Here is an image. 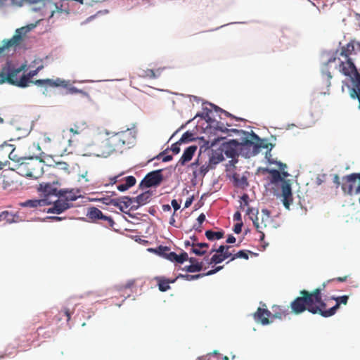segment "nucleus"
Returning <instances> with one entry per match:
<instances>
[{"instance_id": "obj_1", "label": "nucleus", "mask_w": 360, "mask_h": 360, "mask_svg": "<svg viewBox=\"0 0 360 360\" xmlns=\"http://www.w3.org/2000/svg\"><path fill=\"white\" fill-rule=\"evenodd\" d=\"M354 53V41H351L345 46L340 47L336 51L337 56L329 58L326 65L338 60V70L342 75L350 78L352 87L349 90V95L352 98L358 100V108L360 109V73L351 58V56Z\"/></svg>"}, {"instance_id": "obj_2", "label": "nucleus", "mask_w": 360, "mask_h": 360, "mask_svg": "<svg viewBox=\"0 0 360 360\" xmlns=\"http://www.w3.org/2000/svg\"><path fill=\"white\" fill-rule=\"evenodd\" d=\"M326 287L323 283V288H316L312 292L302 290L300 292L299 297H297L290 303L291 312L295 314H300L305 311L313 314L321 313V307H326V303L322 300L321 291Z\"/></svg>"}, {"instance_id": "obj_3", "label": "nucleus", "mask_w": 360, "mask_h": 360, "mask_svg": "<svg viewBox=\"0 0 360 360\" xmlns=\"http://www.w3.org/2000/svg\"><path fill=\"white\" fill-rule=\"evenodd\" d=\"M26 65L15 68L11 62H6L0 72V84L7 82L22 88L28 86L33 82L31 79L38 74V70H30L27 75H22L18 78V74L24 71Z\"/></svg>"}, {"instance_id": "obj_4", "label": "nucleus", "mask_w": 360, "mask_h": 360, "mask_svg": "<svg viewBox=\"0 0 360 360\" xmlns=\"http://www.w3.org/2000/svg\"><path fill=\"white\" fill-rule=\"evenodd\" d=\"M135 134L134 129L129 128L118 132H106L108 137L105 140V146L109 152L122 151L134 143Z\"/></svg>"}, {"instance_id": "obj_5", "label": "nucleus", "mask_w": 360, "mask_h": 360, "mask_svg": "<svg viewBox=\"0 0 360 360\" xmlns=\"http://www.w3.org/2000/svg\"><path fill=\"white\" fill-rule=\"evenodd\" d=\"M217 129L222 132L225 131H233L236 134L242 133L245 135V146L248 148V150L245 152V158H250L258 154L261 148H266L269 150H271L274 146L271 143H266L264 139H261L255 133L247 134L243 130L238 129H228L223 126H217Z\"/></svg>"}, {"instance_id": "obj_6", "label": "nucleus", "mask_w": 360, "mask_h": 360, "mask_svg": "<svg viewBox=\"0 0 360 360\" xmlns=\"http://www.w3.org/2000/svg\"><path fill=\"white\" fill-rule=\"evenodd\" d=\"M14 171L22 176L37 179L43 174V162L37 157H25L20 164L14 166Z\"/></svg>"}, {"instance_id": "obj_7", "label": "nucleus", "mask_w": 360, "mask_h": 360, "mask_svg": "<svg viewBox=\"0 0 360 360\" xmlns=\"http://www.w3.org/2000/svg\"><path fill=\"white\" fill-rule=\"evenodd\" d=\"M269 173L271 174V182L272 184L281 183L282 201L285 207L289 209L293 200L290 180L282 178L281 173L276 169H270Z\"/></svg>"}, {"instance_id": "obj_8", "label": "nucleus", "mask_w": 360, "mask_h": 360, "mask_svg": "<svg viewBox=\"0 0 360 360\" xmlns=\"http://www.w3.org/2000/svg\"><path fill=\"white\" fill-rule=\"evenodd\" d=\"M245 143V137L242 139L241 142H238L236 140H231L221 145V151L227 158H235L238 155L245 157V152L248 150Z\"/></svg>"}, {"instance_id": "obj_9", "label": "nucleus", "mask_w": 360, "mask_h": 360, "mask_svg": "<svg viewBox=\"0 0 360 360\" xmlns=\"http://www.w3.org/2000/svg\"><path fill=\"white\" fill-rule=\"evenodd\" d=\"M30 30L28 26L22 27L15 30V34L9 39H4L0 41V53L10 50L11 48H16L23 40L25 35Z\"/></svg>"}, {"instance_id": "obj_10", "label": "nucleus", "mask_w": 360, "mask_h": 360, "mask_svg": "<svg viewBox=\"0 0 360 360\" xmlns=\"http://www.w3.org/2000/svg\"><path fill=\"white\" fill-rule=\"evenodd\" d=\"M162 171V169H158L147 174L141 181L139 187L143 189L159 186L163 180Z\"/></svg>"}, {"instance_id": "obj_11", "label": "nucleus", "mask_w": 360, "mask_h": 360, "mask_svg": "<svg viewBox=\"0 0 360 360\" xmlns=\"http://www.w3.org/2000/svg\"><path fill=\"white\" fill-rule=\"evenodd\" d=\"M360 182V173H352L342 178V190L345 194L352 195L356 181Z\"/></svg>"}, {"instance_id": "obj_12", "label": "nucleus", "mask_w": 360, "mask_h": 360, "mask_svg": "<svg viewBox=\"0 0 360 360\" xmlns=\"http://www.w3.org/2000/svg\"><path fill=\"white\" fill-rule=\"evenodd\" d=\"M333 300H334L336 302V304L335 306L330 307L328 309H326V307H321V316L323 317H330L333 315H334L337 310L339 309L341 304L346 305L348 302L349 297L347 295H342L340 297H333Z\"/></svg>"}, {"instance_id": "obj_13", "label": "nucleus", "mask_w": 360, "mask_h": 360, "mask_svg": "<svg viewBox=\"0 0 360 360\" xmlns=\"http://www.w3.org/2000/svg\"><path fill=\"white\" fill-rule=\"evenodd\" d=\"M262 213H263L264 216H262V217L261 224H259L258 221V220H259L258 217H256V218L251 217V219L253 221V224H254L255 227L257 229L258 232H259V233H260V236H259L260 241H263L264 239V233L262 231V230L264 228H266L267 226L266 221H270V215H269V212L266 210H263Z\"/></svg>"}, {"instance_id": "obj_14", "label": "nucleus", "mask_w": 360, "mask_h": 360, "mask_svg": "<svg viewBox=\"0 0 360 360\" xmlns=\"http://www.w3.org/2000/svg\"><path fill=\"white\" fill-rule=\"evenodd\" d=\"M34 84L40 86H51V87H58V86H64L66 87L68 86V82L65 80L60 79V78L56 79V80L51 79H37L33 82Z\"/></svg>"}, {"instance_id": "obj_15", "label": "nucleus", "mask_w": 360, "mask_h": 360, "mask_svg": "<svg viewBox=\"0 0 360 360\" xmlns=\"http://www.w3.org/2000/svg\"><path fill=\"white\" fill-rule=\"evenodd\" d=\"M71 206V202H66L63 198H60L53 202V207L48 209L47 212L60 214L69 209Z\"/></svg>"}, {"instance_id": "obj_16", "label": "nucleus", "mask_w": 360, "mask_h": 360, "mask_svg": "<svg viewBox=\"0 0 360 360\" xmlns=\"http://www.w3.org/2000/svg\"><path fill=\"white\" fill-rule=\"evenodd\" d=\"M271 317V312L266 309L259 307L254 314L255 320L262 325H268L271 323L269 318Z\"/></svg>"}, {"instance_id": "obj_17", "label": "nucleus", "mask_w": 360, "mask_h": 360, "mask_svg": "<svg viewBox=\"0 0 360 360\" xmlns=\"http://www.w3.org/2000/svg\"><path fill=\"white\" fill-rule=\"evenodd\" d=\"M162 257L171 262L183 264L188 259V253L183 252L180 255H176L174 252H170L169 250L167 251H164L162 253Z\"/></svg>"}, {"instance_id": "obj_18", "label": "nucleus", "mask_w": 360, "mask_h": 360, "mask_svg": "<svg viewBox=\"0 0 360 360\" xmlns=\"http://www.w3.org/2000/svg\"><path fill=\"white\" fill-rule=\"evenodd\" d=\"M152 193L150 191L142 193L136 197H134L136 205H132V210H136L140 206L147 204L151 198Z\"/></svg>"}, {"instance_id": "obj_19", "label": "nucleus", "mask_w": 360, "mask_h": 360, "mask_svg": "<svg viewBox=\"0 0 360 360\" xmlns=\"http://www.w3.org/2000/svg\"><path fill=\"white\" fill-rule=\"evenodd\" d=\"M209 244L207 243H193L190 252L198 256H202L207 252Z\"/></svg>"}, {"instance_id": "obj_20", "label": "nucleus", "mask_w": 360, "mask_h": 360, "mask_svg": "<svg viewBox=\"0 0 360 360\" xmlns=\"http://www.w3.org/2000/svg\"><path fill=\"white\" fill-rule=\"evenodd\" d=\"M223 267H224L223 266H217L215 269L210 270L209 271H207L205 274H196V275H190V274L182 275V274H180L179 276V277L184 278L185 280L191 281H193V280H195V279L202 278V277H203L205 276L213 275V274H216L217 272L219 271L220 270H221L223 269Z\"/></svg>"}, {"instance_id": "obj_21", "label": "nucleus", "mask_w": 360, "mask_h": 360, "mask_svg": "<svg viewBox=\"0 0 360 360\" xmlns=\"http://www.w3.org/2000/svg\"><path fill=\"white\" fill-rule=\"evenodd\" d=\"M197 150V146H191L188 147L184 152L182 156L179 160V164L181 165H184L187 162L190 161L195 152Z\"/></svg>"}, {"instance_id": "obj_22", "label": "nucleus", "mask_w": 360, "mask_h": 360, "mask_svg": "<svg viewBox=\"0 0 360 360\" xmlns=\"http://www.w3.org/2000/svg\"><path fill=\"white\" fill-rule=\"evenodd\" d=\"M136 180L133 176H128L122 178L121 184L117 185V188L120 191H125L136 184Z\"/></svg>"}, {"instance_id": "obj_23", "label": "nucleus", "mask_w": 360, "mask_h": 360, "mask_svg": "<svg viewBox=\"0 0 360 360\" xmlns=\"http://www.w3.org/2000/svg\"><path fill=\"white\" fill-rule=\"evenodd\" d=\"M155 280L158 283V288L161 292H165L170 289V283L175 282L176 279L169 280L162 276H156Z\"/></svg>"}, {"instance_id": "obj_24", "label": "nucleus", "mask_w": 360, "mask_h": 360, "mask_svg": "<svg viewBox=\"0 0 360 360\" xmlns=\"http://www.w3.org/2000/svg\"><path fill=\"white\" fill-rule=\"evenodd\" d=\"M91 201H98V202H102L103 204H105V205H112L115 207H118L119 206V200L118 199H112L111 198V195H101V196L100 197H98V198H91Z\"/></svg>"}, {"instance_id": "obj_25", "label": "nucleus", "mask_w": 360, "mask_h": 360, "mask_svg": "<svg viewBox=\"0 0 360 360\" xmlns=\"http://www.w3.org/2000/svg\"><path fill=\"white\" fill-rule=\"evenodd\" d=\"M46 204H49L47 202L46 199H41V200H27L23 202H20V205L25 207H37L44 206Z\"/></svg>"}, {"instance_id": "obj_26", "label": "nucleus", "mask_w": 360, "mask_h": 360, "mask_svg": "<svg viewBox=\"0 0 360 360\" xmlns=\"http://www.w3.org/2000/svg\"><path fill=\"white\" fill-rule=\"evenodd\" d=\"M272 310L273 314L271 313V318L273 319H283L289 314L288 309L283 308L280 306H274Z\"/></svg>"}, {"instance_id": "obj_27", "label": "nucleus", "mask_w": 360, "mask_h": 360, "mask_svg": "<svg viewBox=\"0 0 360 360\" xmlns=\"http://www.w3.org/2000/svg\"><path fill=\"white\" fill-rule=\"evenodd\" d=\"M234 184L236 186L240 188H245L248 186V179L245 176H240L239 174L235 173L233 175Z\"/></svg>"}, {"instance_id": "obj_28", "label": "nucleus", "mask_w": 360, "mask_h": 360, "mask_svg": "<svg viewBox=\"0 0 360 360\" xmlns=\"http://www.w3.org/2000/svg\"><path fill=\"white\" fill-rule=\"evenodd\" d=\"M9 159L11 160V162H7V165H8L9 166V168L11 169V170H13L14 171V166L15 165H18V164H20L21 162L23 161L24 158L25 157H21V156H18L14 150H12L10 154H9Z\"/></svg>"}, {"instance_id": "obj_29", "label": "nucleus", "mask_w": 360, "mask_h": 360, "mask_svg": "<svg viewBox=\"0 0 360 360\" xmlns=\"http://www.w3.org/2000/svg\"><path fill=\"white\" fill-rule=\"evenodd\" d=\"M58 195L68 202L74 201L77 198V195L72 191L60 190Z\"/></svg>"}, {"instance_id": "obj_30", "label": "nucleus", "mask_w": 360, "mask_h": 360, "mask_svg": "<svg viewBox=\"0 0 360 360\" xmlns=\"http://www.w3.org/2000/svg\"><path fill=\"white\" fill-rule=\"evenodd\" d=\"M40 190H41L45 195H58V191L57 188L51 184H40Z\"/></svg>"}, {"instance_id": "obj_31", "label": "nucleus", "mask_w": 360, "mask_h": 360, "mask_svg": "<svg viewBox=\"0 0 360 360\" xmlns=\"http://www.w3.org/2000/svg\"><path fill=\"white\" fill-rule=\"evenodd\" d=\"M86 216L93 221L101 220L103 217V212L97 207L89 208Z\"/></svg>"}, {"instance_id": "obj_32", "label": "nucleus", "mask_w": 360, "mask_h": 360, "mask_svg": "<svg viewBox=\"0 0 360 360\" xmlns=\"http://www.w3.org/2000/svg\"><path fill=\"white\" fill-rule=\"evenodd\" d=\"M204 260L207 262L208 265H211L212 264H217L221 263L225 260V259L222 254L215 253L212 256L210 259H209L207 257H204Z\"/></svg>"}, {"instance_id": "obj_33", "label": "nucleus", "mask_w": 360, "mask_h": 360, "mask_svg": "<svg viewBox=\"0 0 360 360\" xmlns=\"http://www.w3.org/2000/svg\"><path fill=\"white\" fill-rule=\"evenodd\" d=\"M224 232L221 231H212V230H207L205 231V236L209 240H219L224 238Z\"/></svg>"}, {"instance_id": "obj_34", "label": "nucleus", "mask_w": 360, "mask_h": 360, "mask_svg": "<svg viewBox=\"0 0 360 360\" xmlns=\"http://www.w3.org/2000/svg\"><path fill=\"white\" fill-rule=\"evenodd\" d=\"M203 269V262L196 264H191L190 265L186 266L183 269L191 273L200 271Z\"/></svg>"}, {"instance_id": "obj_35", "label": "nucleus", "mask_w": 360, "mask_h": 360, "mask_svg": "<svg viewBox=\"0 0 360 360\" xmlns=\"http://www.w3.org/2000/svg\"><path fill=\"white\" fill-rule=\"evenodd\" d=\"M210 167L207 165H202L199 169L193 170V176L195 178L203 177L209 171Z\"/></svg>"}, {"instance_id": "obj_36", "label": "nucleus", "mask_w": 360, "mask_h": 360, "mask_svg": "<svg viewBox=\"0 0 360 360\" xmlns=\"http://www.w3.org/2000/svg\"><path fill=\"white\" fill-rule=\"evenodd\" d=\"M15 216L8 211H4L0 214V221H5L8 223L15 222Z\"/></svg>"}, {"instance_id": "obj_37", "label": "nucleus", "mask_w": 360, "mask_h": 360, "mask_svg": "<svg viewBox=\"0 0 360 360\" xmlns=\"http://www.w3.org/2000/svg\"><path fill=\"white\" fill-rule=\"evenodd\" d=\"M136 283V279L128 280L126 283L122 284L119 286V290L122 291L127 289L132 290L135 288Z\"/></svg>"}, {"instance_id": "obj_38", "label": "nucleus", "mask_w": 360, "mask_h": 360, "mask_svg": "<svg viewBox=\"0 0 360 360\" xmlns=\"http://www.w3.org/2000/svg\"><path fill=\"white\" fill-rule=\"evenodd\" d=\"M248 253H251L250 250H240L237 253L234 254L232 257H231L230 261H233L237 258H243L245 259H248Z\"/></svg>"}, {"instance_id": "obj_39", "label": "nucleus", "mask_w": 360, "mask_h": 360, "mask_svg": "<svg viewBox=\"0 0 360 360\" xmlns=\"http://www.w3.org/2000/svg\"><path fill=\"white\" fill-rule=\"evenodd\" d=\"M2 186L4 190L12 191L17 187V184L16 182L13 180L4 179Z\"/></svg>"}, {"instance_id": "obj_40", "label": "nucleus", "mask_w": 360, "mask_h": 360, "mask_svg": "<svg viewBox=\"0 0 360 360\" xmlns=\"http://www.w3.org/2000/svg\"><path fill=\"white\" fill-rule=\"evenodd\" d=\"M121 202L124 203L125 207H131L132 210V205H136V200L134 198H131L129 196H124L122 198Z\"/></svg>"}, {"instance_id": "obj_41", "label": "nucleus", "mask_w": 360, "mask_h": 360, "mask_svg": "<svg viewBox=\"0 0 360 360\" xmlns=\"http://www.w3.org/2000/svg\"><path fill=\"white\" fill-rule=\"evenodd\" d=\"M148 250L150 252H154L158 255L162 256L164 251L169 250V248L160 245L157 248H148Z\"/></svg>"}, {"instance_id": "obj_42", "label": "nucleus", "mask_w": 360, "mask_h": 360, "mask_svg": "<svg viewBox=\"0 0 360 360\" xmlns=\"http://www.w3.org/2000/svg\"><path fill=\"white\" fill-rule=\"evenodd\" d=\"M322 76L326 85L327 87H329L330 86V79L333 77L330 72L328 70H323Z\"/></svg>"}, {"instance_id": "obj_43", "label": "nucleus", "mask_w": 360, "mask_h": 360, "mask_svg": "<svg viewBox=\"0 0 360 360\" xmlns=\"http://www.w3.org/2000/svg\"><path fill=\"white\" fill-rule=\"evenodd\" d=\"M68 92L70 94H81L83 96L89 97V94L86 93L85 91H83L82 90L78 89L76 87H70L68 89Z\"/></svg>"}, {"instance_id": "obj_44", "label": "nucleus", "mask_w": 360, "mask_h": 360, "mask_svg": "<svg viewBox=\"0 0 360 360\" xmlns=\"http://www.w3.org/2000/svg\"><path fill=\"white\" fill-rule=\"evenodd\" d=\"M231 248V246L229 245H220L217 249H212V250L210 251V254L215 252V253H218V254H222L224 250H227V249H230Z\"/></svg>"}, {"instance_id": "obj_45", "label": "nucleus", "mask_w": 360, "mask_h": 360, "mask_svg": "<svg viewBox=\"0 0 360 360\" xmlns=\"http://www.w3.org/2000/svg\"><path fill=\"white\" fill-rule=\"evenodd\" d=\"M105 222V225L110 227H112L114 224V221L111 217L105 216L103 214V217L101 219Z\"/></svg>"}, {"instance_id": "obj_46", "label": "nucleus", "mask_w": 360, "mask_h": 360, "mask_svg": "<svg viewBox=\"0 0 360 360\" xmlns=\"http://www.w3.org/2000/svg\"><path fill=\"white\" fill-rule=\"evenodd\" d=\"M241 202H240V209H243V206H248L249 202H248V200H249V196L248 194L246 193H244L241 198Z\"/></svg>"}, {"instance_id": "obj_47", "label": "nucleus", "mask_w": 360, "mask_h": 360, "mask_svg": "<svg viewBox=\"0 0 360 360\" xmlns=\"http://www.w3.org/2000/svg\"><path fill=\"white\" fill-rule=\"evenodd\" d=\"M191 136L192 134L189 133L188 131H186L182 135L181 138L179 139V141L181 143H186L192 139Z\"/></svg>"}, {"instance_id": "obj_48", "label": "nucleus", "mask_w": 360, "mask_h": 360, "mask_svg": "<svg viewBox=\"0 0 360 360\" xmlns=\"http://www.w3.org/2000/svg\"><path fill=\"white\" fill-rule=\"evenodd\" d=\"M246 214L248 215H249L250 219H251V217L254 218V217H255V218H256V217H257L258 210H255L252 207H248L246 211Z\"/></svg>"}, {"instance_id": "obj_49", "label": "nucleus", "mask_w": 360, "mask_h": 360, "mask_svg": "<svg viewBox=\"0 0 360 360\" xmlns=\"http://www.w3.org/2000/svg\"><path fill=\"white\" fill-rule=\"evenodd\" d=\"M181 142L179 141L174 143H173L172 146H171V150L174 153V154H178L179 152H180V145H181Z\"/></svg>"}, {"instance_id": "obj_50", "label": "nucleus", "mask_w": 360, "mask_h": 360, "mask_svg": "<svg viewBox=\"0 0 360 360\" xmlns=\"http://www.w3.org/2000/svg\"><path fill=\"white\" fill-rule=\"evenodd\" d=\"M209 355L212 356L214 357H217V360H229V358L226 356H222L217 351H214L212 354H210Z\"/></svg>"}, {"instance_id": "obj_51", "label": "nucleus", "mask_w": 360, "mask_h": 360, "mask_svg": "<svg viewBox=\"0 0 360 360\" xmlns=\"http://www.w3.org/2000/svg\"><path fill=\"white\" fill-rule=\"evenodd\" d=\"M243 221H240V222H238L236 224H235L234 226V228H233V231L238 234L241 232V230H242V226H243Z\"/></svg>"}, {"instance_id": "obj_52", "label": "nucleus", "mask_w": 360, "mask_h": 360, "mask_svg": "<svg viewBox=\"0 0 360 360\" xmlns=\"http://www.w3.org/2000/svg\"><path fill=\"white\" fill-rule=\"evenodd\" d=\"M121 176V175H117V176H115L112 178L110 179V184L113 185V184H115L117 182H122V179H120Z\"/></svg>"}, {"instance_id": "obj_53", "label": "nucleus", "mask_w": 360, "mask_h": 360, "mask_svg": "<svg viewBox=\"0 0 360 360\" xmlns=\"http://www.w3.org/2000/svg\"><path fill=\"white\" fill-rule=\"evenodd\" d=\"M56 166L61 169L68 170L69 165L65 162H57Z\"/></svg>"}, {"instance_id": "obj_54", "label": "nucleus", "mask_w": 360, "mask_h": 360, "mask_svg": "<svg viewBox=\"0 0 360 360\" xmlns=\"http://www.w3.org/2000/svg\"><path fill=\"white\" fill-rule=\"evenodd\" d=\"M171 204H172V206L173 207V208L174 210V212L175 213V212L177 211L180 208V204L175 199L172 200Z\"/></svg>"}, {"instance_id": "obj_55", "label": "nucleus", "mask_w": 360, "mask_h": 360, "mask_svg": "<svg viewBox=\"0 0 360 360\" xmlns=\"http://www.w3.org/2000/svg\"><path fill=\"white\" fill-rule=\"evenodd\" d=\"M348 278V276H342V277H337V278H335L332 280H329L328 281V282H330V281H338V282H345L347 281Z\"/></svg>"}, {"instance_id": "obj_56", "label": "nucleus", "mask_w": 360, "mask_h": 360, "mask_svg": "<svg viewBox=\"0 0 360 360\" xmlns=\"http://www.w3.org/2000/svg\"><path fill=\"white\" fill-rule=\"evenodd\" d=\"M146 75L147 77H148L149 78H152V79L156 77L155 73L153 70H147L146 71Z\"/></svg>"}, {"instance_id": "obj_57", "label": "nucleus", "mask_w": 360, "mask_h": 360, "mask_svg": "<svg viewBox=\"0 0 360 360\" xmlns=\"http://www.w3.org/2000/svg\"><path fill=\"white\" fill-rule=\"evenodd\" d=\"M233 220L237 221L238 222L242 221L241 214L240 212L238 211L235 212V214H233Z\"/></svg>"}, {"instance_id": "obj_58", "label": "nucleus", "mask_w": 360, "mask_h": 360, "mask_svg": "<svg viewBox=\"0 0 360 360\" xmlns=\"http://www.w3.org/2000/svg\"><path fill=\"white\" fill-rule=\"evenodd\" d=\"M198 221V224H199V226H201V224L205 221V215L203 214V213H201L198 219H197Z\"/></svg>"}, {"instance_id": "obj_59", "label": "nucleus", "mask_w": 360, "mask_h": 360, "mask_svg": "<svg viewBox=\"0 0 360 360\" xmlns=\"http://www.w3.org/2000/svg\"><path fill=\"white\" fill-rule=\"evenodd\" d=\"M222 255L224 256V259H226L230 257H232V256L233 255L232 254V252H231L229 251V249H227V250H224V252L222 253Z\"/></svg>"}, {"instance_id": "obj_60", "label": "nucleus", "mask_w": 360, "mask_h": 360, "mask_svg": "<svg viewBox=\"0 0 360 360\" xmlns=\"http://www.w3.org/2000/svg\"><path fill=\"white\" fill-rule=\"evenodd\" d=\"M193 197L188 198L185 202L184 207L188 208V207H190L193 202Z\"/></svg>"}, {"instance_id": "obj_61", "label": "nucleus", "mask_w": 360, "mask_h": 360, "mask_svg": "<svg viewBox=\"0 0 360 360\" xmlns=\"http://www.w3.org/2000/svg\"><path fill=\"white\" fill-rule=\"evenodd\" d=\"M333 182L337 185V186H339L340 184L342 185V182L340 181V178L338 174H335L333 176Z\"/></svg>"}, {"instance_id": "obj_62", "label": "nucleus", "mask_w": 360, "mask_h": 360, "mask_svg": "<svg viewBox=\"0 0 360 360\" xmlns=\"http://www.w3.org/2000/svg\"><path fill=\"white\" fill-rule=\"evenodd\" d=\"M235 242H236V238L232 235H229L226 240V243H233Z\"/></svg>"}, {"instance_id": "obj_63", "label": "nucleus", "mask_w": 360, "mask_h": 360, "mask_svg": "<svg viewBox=\"0 0 360 360\" xmlns=\"http://www.w3.org/2000/svg\"><path fill=\"white\" fill-rule=\"evenodd\" d=\"M200 163H199V160H196L195 162H192L191 164V167L194 169H197L196 168L199 166Z\"/></svg>"}, {"instance_id": "obj_64", "label": "nucleus", "mask_w": 360, "mask_h": 360, "mask_svg": "<svg viewBox=\"0 0 360 360\" xmlns=\"http://www.w3.org/2000/svg\"><path fill=\"white\" fill-rule=\"evenodd\" d=\"M200 163H199V160H196L195 162H192L191 164V167L194 169H197L196 168L199 166Z\"/></svg>"}]
</instances>
